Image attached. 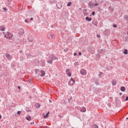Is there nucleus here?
I'll use <instances>...</instances> for the list:
<instances>
[{"instance_id": "603ef678", "label": "nucleus", "mask_w": 128, "mask_h": 128, "mask_svg": "<svg viewBox=\"0 0 128 128\" xmlns=\"http://www.w3.org/2000/svg\"><path fill=\"white\" fill-rule=\"evenodd\" d=\"M98 38V36H97Z\"/></svg>"}, {"instance_id": "cd10ccee", "label": "nucleus", "mask_w": 128, "mask_h": 128, "mask_svg": "<svg viewBox=\"0 0 128 128\" xmlns=\"http://www.w3.org/2000/svg\"><path fill=\"white\" fill-rule=\"evenodd\" d=\"M3 10H5V12H6V10H8V9H6V8H3Z\"/></svg>"}, {"instance_id": "7c9ffc66", "label": "nucleus", "mask_w": 128, "mask_h": 128, "mask_svg": "<svg viewBox=\"0 0 128 128\" xmlns=\"http://www.w3.org/2000/svg\"><path fill=\"white\" fill-rule=\"evenodd\" d=\"M94 14H96V12H92V16H94Z\"/></svg>"}, {"instance_id": "5fc2aeb1", "label": "nucleus", "mask_w": 128, "mask_h": 128, "mask_svg": "<svg viewBox=\"0 0 128 128\" xmlns=\"http://www.w3.org/2000/svg\"><path fill=\"white\" fill-rule=\"evenodd\" d=\"M52 28H53V26H52Z\"/></svg>"}, {"instance_id": "49530a36", "label": "nucleus", "mask_w": 128, "mask_h": 128, "mask_svg": "<svg viewBox=\"0 0 128 128\" xmlns=\"http://www.w3.org/2000/svg\"><path fill=\"white\" fill-rule=\"evenodd\" d=\"M100 72V74H102V72Z\"/></svg>"}, {"instance_id": "864d4df0", "label": "nucleus", "mask_w": 128, "mask_h": 128, "mask_svg": "<svg viewBox=\"0 0 128 128\" xmlns=\"http://www.w3.org/2000/svg\"><path fill=\"white\" fill-rule=\"evenodd\" d=\"M98 38V36H97Z\"/></svg>"}, {"instance_id": "c9c22d12", "label": "nucleus", "mask_w": 128, "mask_h": 128, "mask_svg": "<svg viewBox=\"0 0 128 128\" xmlns=\"http://www.w3.org/2000/svg\"><path fill=\"white\" fill-rule=\"evenodd\" d=\"M76 54H77L76 53H74V56H76Z\"/></svg>"}, {"instance_id": "de8ad7c7", "label": "nucleus", "mask_w": 128, "mask_h": 128, "mask_svg": "<svg viewBox=\"0 0 128 128\" xmlns=\"http://www.w3.org/2000/svg\"><path fill=\"white\" fill-rule=\"evenodd\" d=\"M30 98H32V96H30Z\"/></svg>"}, {"instance_id": "6e6552de", "label": "nucleus", "mask_w": 128, "mask_h": 128, "mask_svg": "<svg viewBox=\"0 0 128 128\" xmlns=\"http://www.w3.org/2000/svg\"><path fill=\"white\" fill-rule=\"evenodd\" d=\"M28 41L30 42H34V39H32V37H28Z\"/></svg>"}, {"instance_id": "f8f14e48", "label": "nucleus", "mask_w": 128, "mask_h": 128, "mask_svg": "<svg viewBox=\"0 0 128 128\" xmlns=\"http://www.w3.org/2000/svg\"><path fill=\"white\" fill-rule=\"evenodd\" d=\"M40 72H41V74H40L41 76H46V72H44V71L41 70Z\"/></svg>"}, {"instance_id": "72a5a7b5", "label": "nucleus", "mask_w": 128, "mask_h": 128, "mask_svg": "<svg viewBox=\"0 0 128 128\" xmlns=\"http://www.w3.org/2000/svg\"><path fill=\"white\" fill-rule=\"evenodd\" d=\"M125 100H128V96L126 97V98Z\"/></svg>"}, {"instance_id": "4c0bfd02", "label": "nucleus", "mask_w": 128, "mask_h": 128, "mask_svg": "<svg viewBox=\"0 0 128 128\" xmlns=\"http://www.w3.org/2000/svg\"><path fill=\"white\" fill-rule=\"evenodd\" d=\"M18 88H19V90H20V86H18Z\"/></svg>"}, {"instance_id": "1a4fd4ad", "label": "nucleus", "mask_w": 128, "mask_h": 128, "mask_svg": "<svg viewBox=\"0 0 128 128\" xmlns=\"http://www.w3.org/2000/svg\"><path fill=\"white\" fill-rule=\"evenodd\" d=\"M34 106L36 108H40V104L38 103H36Z\"/></svg>"}, {"instance_id": "2f4dec72", "label": "nucleus", "mask_w": 128, "mask_h": 128, "mask_svg": "<svg viewBox=\"0 0 128 128\" xmlns=\"http://www.w3.org/2000/svg\"><path fill=\"white\" fill-rule=\"evenodd\" d=\"M78 55L79 56H82V52H78Z\"/></svg>"}, {"instance_id": "7ed1b4c3", "label": "nucleus", "mask_w": 128, "mask_h": 128, "mask_svg": "<svg viewBox=\"0 0 128 128\" xmlns=\"http://www.w3.org/2000/svg\"><path fill=\"white\" fill-rule=\"evenodd\" d=\"M2 34H4V38H10V33L9 32H6H6H3Z\"/></svg>"}, {"instance_id": "bb28decb", "label": "nucleus", "mask_w": 128, "mask_h": 128, "mask_svg": "<svg viewBox=\"0 0 128 128\" xmlns=\"http://www.w3.org/2000/svg\"><path fill=\"white\" fill-rule=\"evenodd\" d=\"M98 3H95L94 4V6H98Z\"/></svg>"}, {"instance_id": "4d7b16f0", "label": "nucleus", "mask_w": 128, "mask_h": 128, "mask_svg": "<svg viewBox=\"0 0 128 128\" xmlns=\"http://www.w3.org/2000/svg\"><path fill=\"white\" fill-rule=\"evenodd\" d=\"M60 8H62V6L60 7Z\"/></svg>"}, {"instance_id": "39448f33", "label": "nucleus", "mask_w": 128, "mask_h": 128, "mask_svg": "<svg viewBox=\"0 0 128 128\" xmlns=\"http://www.w3.org/2000/svg\"><path fill=\"white\" fill-rule=\"evenodd\" d=\"M80 73L81 74H82L83 76H86V70L84 69H82L80 70Z\"/></svg>"}, {"instance_id": "f704fd0d", "label": "nucleus", "mask_w": 128, "mask_h": 128, "mask_svg": "<svg viewBox=\"0 0 128 128\" xmlns=\"http://www.w3.org/2000/svg\"><path fill=\"white\" fill-rule=\"evenodd\" d=\"M30 20H34V18H30Z\"/></svg>"}, {"instance_id": "2eb2a0df", "label": "nucleus", "mask_w": 128, "mask_h": 128, "mask_svg": "<svg viewBox=\"0 0 128 128\" xmlns=\"http://www.w3.org/2000/svg\"><path fill=\"white\" fill-rule=\"evenodd\" d=\"M112 86H116V80H114L112 81Z\"/></svg>"}, {"instance_id": "423d86ee", "label": "nucleus", "mask_w": 128, "mask_h": 128, "mask_svg": "<svg viewBox=\"0 0 128 128\" xmlns=\"http://www.w3.org/2000/svg\"><path fill=\"white\" fill-rule=\"evenodd\" d=\"M0 30L1 32H4V30H6V28H4V26H0Z\"/></svg>"}, {"instance_id": "20e7f679", "label": "nucleus", "mask_w": 128, "mask_h": 128, "mask_svg": "<svg viewBox=\"0 0 128 128\" xmlns=\"http://www.w3.org/2000/svg\"><path fill=\"white\" fill-rule=\"evenodd\" d=\"M47 36L48 38H52V40H54V34H52L50 33L48 34Z\"/></svg>"}, {"instance_id": "ea45409f", "label": "nucleus", "mask_w": 128, "mask_h": 128, "mask_svg": "<svg viewBox=\"0 0 128 128\" xmlns=\"http://www.w3.org/2000/svg\"><path fill=\"white\" fill-rule=\"evenodd\" d=\"M31 124H34V122H33L32 123H31Z\"/></svg>"}, {"instance_id": "ddd939ff", "label": "nucleus", "mask_w": 128, "mask_h": 128, "mask_svg": "<svg viewBox=\"0 0 128 128\" xmlns=\"http://www.w3.org/2000/svg\"><path fill=\"white\" fill-rule=\"evenodd\" d=\"M86 22H91V20H92V18H88V16H86Z\"/></svg>"}, {"instance_id": "4be33fe9", "label": "nucleus", "mask_w": 128, "mask_h": 128, "mask_svg": "<svg viewBox=\"0 0 128 128\" xmlns=\"http://www.w3.org/2000/svg\"><path fill=\"white\" fill-rule=\"evenodd\" d=\"M95 84H100V82H98V80H96L95 81Z\"/></svg>"}, {"instance_id": "0eeeda50", "label": "nucleus", "mask_w": 128, "mask_h": 128, "mask_svg": "<svg viewBox=\"0 0 128 128\" xmlns=\"http://www.w3.org/2000/svg\"><path fill=\"white\" fill-rule=\"evenodd\" d=\"M6 58L8 60H12V57L10 56V55L8 54H6Z\"/></svg>"}, {"instance_id": "37998d69", "label": "nucleus", "mask_w": 128, "mask_h": 128, "mask_svg": "<svg viewBox=\"0 0 128 128\" xmlns=\"http://www.w3.org/2000/svg\"><path fill=\"white\" fill-rule=\"evenodd\" d=\"M100 74H99V75H98V76H99V78H100Z\"/></svg>"}, {"instance_id": "a19ab883", "label": "nucleus", "mask_w": 128, "mask_h": 128, "mask_svg": "<svg viewBox=\"0 0 128 128\" xmlns=\"http://www.w3.org/2000/svg\"><path fill=\"white\" fill-rule=\"evenodd\" d=\"M10 0H8V4H10Z\"/></svg>"}, {"instance_id": "5701e85b", "label": "nucleus", "mask_w": 128, "mask_h": 128, "mask_svg": "<svg viewBox=\"0 0 128 128\" xmlns=\"http://www.w3.org/2000/svg\"><path fill=\"white\" fill-rule=\"evenodd\" d=\"M72 6V2H69L67 4V6Z\"/></svg>"}, {"instance_id": "a211bd4d", "label": "nucleus", "mask_w": 128, "mask_h": 128, "mask_svg": "<svg viewBox=\"0 0 128 128\" xmlns=\"http://www.w3.org/2000/svg\"><path fill=\"white\" fill-rule=\"evenodd\" d=\"M48 114H50V112H48L46 115L44 116V118H46L48 116Z\"/></svg>"}, {"instance_id": "aec40b11", "label": "nucleus", "mask_w": 128, "mask_h": 128, "mask_svg": "<svg viewBox=\"0 0 128 128\" xmlns=\"http://www.w3.org/2000/svg\"><path fill=\"white\" fill-rule=\"evenodd\" d=\"M92 128H98V125L94 124L92 125Z\"/></svg>"}, {"instance_id": "6e6d98bb", "label": "nucleus", "mask_w": 128, "mask_h": 128, "mask_svg": "<svg viewBox=\"0 0 128 128\" xmlns=\"http://www.w3.org/2000/svg\"><path fill=\"white\" fill-rule=\"evenodd\" d=\"M60 8H62V6L60 7Z\"/></svg>"}, {"instance_id": "a18cd8bd", "label": "nucleus", "mask_w": 128, "mask_h": 128, "mask_svg": "<svg viewBox=\"0 0 128 128\" xmlns=\"http://www.w3.org/2000/svg\"><path fill=\"white\" fill-rule=\"evenodd\" d=\"M49 102H52V100H49Z\"/></svg>"}, {"instance_id": "9b49d317", "label": "nucleus", "mask_w": 128, "mask_h": 128, "mask_svg": "<svg viewBox=\"0 0 128 128\" xmlns=\"http://www.w3.org/2000/svg\"><path fill=\"white\" fill-rule=\"evenodd\" d=\"M26 120L29 122H30V120H32V117H30V116H26Z\"/></svg>"}, {"instance_id": "8fccbe9b", "label": "nucleus", "mask_w": 128, "mask_h": 128, "mask_svg": "<svg viewBox=\"0 0 128 128\" xmlns=\"http://www.w3.org/2000/svg\"><path fill=\"white\" fill-rule=\"evenodd\" d=\"M126 118V120H128V118Z\"/></svg>"}, {"instance_id": "79ce46f5", "label": "nucleus", "mask_w": 128, "mask_h": 128, "mask_svg": "<svg viewBox=\"0 0 128 128\" xmlns=\"http://www.w3.org/2000/svg\"><path fill=\"white\" fill-rule=\"evenodd\" d=\"M122 92L120 93V96H122Z\"/></svg>"}, {"instance_id": "09e8293b", "label": "nucleus", "mask_w": 128, "mask_h": 128, "mask_svg": "<svg viewBox=\"0 0 128 128\" xmlns=\"http://www.w3.org/2000/svg\"><path fill=\"white\" fill-rule=\"evenodd\" d=\"M60 118H62V116L60 115Z\"/></svg>"}, {"instance_id": "a878e982", "label": "nucleus", "mask_w": 128, "mask_h": 128, "mask_svg": "<svg viewBox=\"0 0 128 128\" xmlns=\"http://www.w3.org/2000/svg\"><path fill=\"white\" fill-rule=\"evenodd\" d=\"M68 72H70V69L68 68L67 70H66V73L68 74Z\"/></svg>"}, {"instance_id": "473e14b6", "label": "nucleus", "mask_w": 128, "mask_h": 128, "mask_svg": "<svg viewBox=\"0 0 128 128\" xmlns=\"http://www.w3.org/2000/svg\"><path fill=\"white\" fill-rule=\"evenodd\" d=\"M21 31H22V34H24V30H23V29H21Z\"/></svg>"}, {"instance_id": "c03bdc74", "label": "nucleus", "mask_w": 128, "mask_h": 128, "mask_svg": "<svg viewBox=\"0 0 128 128\" xmlns=\"http://www.w3.org/2000/svg\"><path fill=\"white\" fill-rule=\"evenodd\" d=\"M0 118H2V115H0Z\"/></svg>"}, {"instance_id": "58836bf2", "label": "nucleus", "mask_w": 128, "mask_h": 128, "mask_svg": "<svg viewBox=\"0 0 128 128\" xmlns=\"http://www.w3.org/2000/svg\"><path fill=\"white\" fill-rule=\"evenodd\" d=\"M26 112H30V110H26Z\"/></svg>"}, {"instance_id": "f257e3e1", "label": "nucleus", "mask_w": 128, "mask_h": 128, "mask_svg": "<svg viewBox=\"0 0 128 128\" xmlns=\"http://www.w3.org/2000/svg\"><path fill=\"white\" fill-rule=\"evenodd\" d=\"M48 58H50L49 60H47L48 64H52V62L54 60H58V57L56 56L54 54H52Z\"/></svg>"}, {"instance_id": "c85d7f7f", "label": "nucleus", "mask_w": 128, "mask_h": 128, "mask_svg": "<svg viewBox=\"0 0 128 128\" xmlns=\"http://www.w3.org/2000/svg\"><path fill=\"white\" fill-rule=\"evenodd\" d=\"M21 113H22V112H20V111H18L17 112L18 114H20Z\"/></svg>"}, {"instance_id": "e433bc0d", "label": "nucleus", "mask_w": 128, "mask_h": 128, "mask_svg": "<svg viewBox=\"0 0 128 128\" xmlns=\"http://www.w3.org/2000/svg\"><path fill=\"white\" fill-rule=\"evenodd\" d=\"M25 22H26V23H28V20H25Z\"/></svg>"}, {"instance_id": "4468645a", "label": "nucleus", "mask_w": 128, "mask_h": 128, "mask_svg": "<svg viewBox=\"0 0 128 128\" xmlns=\"http://www.w3.org/2000/svg\"><path fill=\"white\" fill-rule=\"evenodd\" d=\"M89 6L92 8H94V4L92 2H90L88 3Z\"/></svg>"}, {"instance_id": "6ab92c4d", "label": "nucleus", "mask_w": 128, "mask_h": 128, "mask_svg": "<svg viewBox=\"0 0 128 128\" xmlns=\"http://www.w3.org/2000/svg\"><path fill=\"white\" fill-rule=\"evenodd\" d=\"M124 54H128V50L124 49Z\"/></svg>"}, {"instance_id": "b1692460", "label": "nucleus", "mask_w": 128, "mask_h": 128, "mask_svg": "<svg viewBox=\"0 0 128 128\" xmlns=\"http://www.w3.org/2000/svg\"><path fill=\"white\" fill-rule=\"evenodd\" d=\"M9 38H8V40H10V38H12V34H10L9 36Z\"/></svg>"}, {"instance_id": "3c124183", "label": "nucleus", "mask_w": 128, "mask_h": 128, "mask_svg": "<svg viewBox=\"0 0 128 128\" xmlns=\"http://www.w3.org/2000/svg\"><path fill=\"white\" fill-rule=\"evenodd\" d=\"M76 64H78V62H76Z\"/></svg>"}, {"instance_id": "c756f323", "label": "nucleus", "mask_w": 128, "mask_h": 128, "mask_svg": "<svg viewBox=\"0 0 128 128\" xmlns=\"http://www.w3.org/2000/svg\"><path fill=\"white\" fill-rule=\"evenodd\" d=\"M113 28H118V26L116 24H114Z\"/></svg>"}, {"instance_id": "393cba45", "label": "nucleus", "mask_w": 128, "mask_h": 128, "mask_svg": "<svg viewBox=\"0 0 128 128\" xmlns=\"http://www.w3.org/2000/svg\"><path fill=\"white\" fill-rule=\"evenodd\" d=\"M67 74H68V76H72V73L70 72H68Z\"/></svg>"}, {"instance_id": "9d476101", "label": "nucleus", "mask_w": 128, "mask_h": 128, "mask_svg": "<svg viewBox=\"0 0 128 128\" xmlns=\"http://www.w3.org/2000/svg\"><path fill=\"white\" fill-rule=\"evenodd\" d=\"M80 112H86V108H82L80 110Z\"/></svg>"}, {"instance_id": "f03ea898", "label": "nucleus", "mask_w": 128, "mask_h": 128, "mask_svg": "<svg viewBox=\"0 0 128 128\" xmlns=\"http://www.w3.org/2000/svg\"><path fill=\"white\" fill-rule=\"evenodd\" d=\"M74 84H76V80H74V79L73 78H71L70 82H68L69 86H72Z\"/></svg>"}, {"instance_id": "412c9836", "label": "nucleus", "mask_w": 128, "mask_h": 128, "mask_svg": "<svg viewBox=\"0 0 128 128\" xmlns=\"http://www.w3.org/2000/svg\"><path fill=\"white\" fill-rule=\"evenodd\" d=\"M92 24H94V26H98V22H92Z\"/></svg>"}, {"instance_id": "f3484780", "label": "nucleus", "mask_w": 128, "mask_h": 128, "mask_svg": "<svg viewBox=\"0 0 128 128\" xmlns=\"http://www.w3.org/2000/svg\"><path fill=\"white\" fill-rule=\"evenodd\" d=\"M124 19L125 20H126V22H128V15H125L124 16Z\"/></svg>"}, {"instance_id": "dca6fc26", "label": "nucleus", "mask_w": 128, "mask_h": 128, "mask_svg": "<svg viewBox=\"0 0 128 128\" xmlns=\"http://www.w3.org/2000/svg\"><path fill=\"white\" fill-rule=\"evenodd\" d=\"M120 90L122 92H125L126 88H124V86H122L121 88H120Z\"/></svg>"}]
</instances>
